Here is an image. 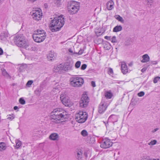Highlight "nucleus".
Listing matches in <instances>:
<instances>
[{"instance_id":"nucleus-4","label":"nucleus","mask_w":160,"mask_h":160,"mask_svg":"<svg viewBox=\"0 0 160 160\" xmlns=\"http://www.w3.org/2000/svg\"><path fill=\"white\" fill-rule=\"evenodd\" d=\"M79 8V4L78 2L71 1L68 3V9L69 12L71 14H73L77 13Z\"/></svg>"},{"instance_id":"nucleus-46","label":"nucleus","mask_w":160,"mask_h":160,"mask_svg":"<svg viewBox=\"0 0 160 160\" xmlns=\"http://www.w3.org/2000/svg\"><path fill=\"white\" fill-rule=\"evenodd\" d=\"M87 66L86 64H82L81 67V69L82 70H85L87 68Z\"/></svg>"},{"instance_id":"nucleus-27","label":"nucleus","mask_w":160,"mask_h":160,"mask_svg":"<svg viewBox=\"0 0 160 160\" xmlns=\"http://www.w3.org/2000/svg\"><path fill=\"white\" fill-rule=\"evenodd\" d=\"M42 90L41 88H37L34 92V94L38 96H39Z\"/></svg>"},{"instance_id":"nucleus-31","label":"nucleus","mask_w":160,"mask_h":160,"mask_svg":"<svg viewBox=\"0 0 160 160\" xmlns=\"http://www.w3.org/2000/svg\"><path fill=\"white\" fill-rule=\"evenodd\" d=\"M150 157L146 155H143L141 158V160H150Z\"/></svg>"},{"instance_id":"nucleus-51","label":"nucleus","mask_w":160,"mask_h":160,"mask_svg":"<svg viewBox=\"0 0 160 160\" xmlns=\"http://www.w3.org/2000/svg\"><path fill=\"white\" fill-rule=\"evenodd\" d=\"M111 38V37L110 36H105L104 37V38L108 40H110Z\"/></svg>"},{"instance_id":"nucleus-1","label":"nucleus","mask_w":160,"mask_h":160,"mask_svg":"<svg viewBox=\"0 0 160 160\" xmlns=\"http://www.w3.org/2000/svg\"><path fill=\"white\" fill-rule=\"evenodd\" d=\"M51 118L57 123L62 122L67 118V112L60 108H56L51 112Z\"/></svg>"},{"instance_id":"nucleus-33","label":"nucleus","mask_w":160,"mask_h":160,"mask_svg":"<svg viewBox=\"0 0 160 160\" xmlns=\"http://www.w3.org/2000/svg\"><path fill=\"white\" fill-rule=\"evenodd\" d=\"M154 1V0H146L148 5L150 6L152 5Z\"/></svg>"},{"instance_id":"nucleus-52","label":"nucleus","mask_w":160,"mask_h":160,"mask_svg":"<svg viewBox=\"0 0 160 160\" xmlns=\"http://www.w3.org/2000/svg\"><path fill=\"white\" fill-rule=\"evenodd\" d=\"M3 53V51L2 49L0 48V55H2Z\"/></svg>"},{"instance_id":"nucleus-54","label":"nucleus","mask_w":160,"mask_h":160,"mask_svg":"<svg viewBox=\"0 0 160 160\" xmlns=\"http://www.w3.org/2000/svg\"><path fill=\"white\" fill-rule=\"evenodd\" d=\"M13 108L14 110H16L18 108V107L17 106H14Z\"/></svg>"},{"instance_id":"nucleus-57","label":"nucleus","mask_w":160,"mask_h":160,"mask_svg":"<svg viewBox=\"0 0 160 160\" xmlns=\"http://www.w3.org/2000/svg\"><path fill=\"white\" fill-rule=\"evenodd\" d=\"M154 63H153V64H156L157 63V62H156V61H154Z\"/></svg>"},{"instance_id":"nucleus-43","label":"nucleus","mask_w":160,"mask_h":160,"mask_svg":"<svg viewBox=\"0 0 160 160\" xmlns=\"http://www.w3.org/2000/svg\"><path fill=\"white\" fill-rule=\"evenodd\" d=\"M68 51L69 52H70L71 54V55H74V54H77V52H73L71 48H69L68 49Z\"/></svg>"},{"instance_id":"nucleus-37","label":"nucleus","mask_w":160,"mask_h":160,"mask_svg":"<svg viewBox=\"0 0 160 160\" xmlns=\"http://www.w3.org/2000/svg\"><path fill=\"white\" fill-rule=\"evenodd\" d=\"M111 42L113 43H116L117 42V40L116 39V37L115 36L112 37L111 38Z\"/></svg>"},{"instance_id":"nucleus-40","label":"nucleus","mask_w":160,"mask_h":160,"mask_svg":"<svg viewBox=\"0 0 160 160\" xmlns=\"http://www.w3.org/2000/svg\"><path fill=\"white\" fill-rule=\"evenodd\" d=\"M160 77H157L155 78L153 80V82L156 83L158 82L160 80Z\"/></svg>"},{"instance_id":"nucleus-24","label":"nucleus","mask_w":160,"mask_h":160,"mask_svg":"<svg viewBox=\"0 0 160 160\" xmlns=\"http://www.w3.org/2000/svg\"><path fill=\"white\" fill-rule=\"evenodd\" d=\"M62 66L61 64L55 66L53 68V71L56 72L61 71V70H62Z\"/></svg>"},{"instance_id":"nucleus-45","label":"nucleus","mask_w":160,"mask_h":160,"mask_svg":"<svg viewBox=\"0 0 160 160\" xmlns=\"http://www.w3.org/2000/svg\"><path fill=\"white\" fill-rule=\"evenodd\" d=\"M144 92H143L142 91L138 93V96L140 97H141L144 96Z\"/></svg>"},{"instance_id":"nucleus-55","label":"nucleus","mask_w":160,"mask_h":160,"mask_svg":"<svg viewBox=\"0 0 160 160\" xmlns=\"http://www.w3.org/2000/svg\"><path fill=\"white\" fill-rule=\"evenodd\" d=\"M34 35H37V36H38L39 37H41L42 35L41 34H34Z\"/></svg>"},{"instance_id":"nucleus-8","label":"nucleus","mask_w":160,"mask_h":160,"mask_svg":"<svg viewBox=\"0 0 160 160\" xmlns=\"http://www.w3.org/2000/svg\"><path fill=\"white\" fill-rule=\"evenodd\" d=\"M109 104V102L107 100H102L98 107V111L99 113L100 114L103 113L106 110Z\"/></svg>"},{"instance_id":"nucleus-50","label":"nucleus","mask_w":160,"mask_h":160,"mask_svg":"<svg viewBox=\"0 0 160 160\" xmlns=\"http://www.w3.org/2000/svg\"><path fill=\"white\" fill-rule=\"evenodd\" d=\"M91 84L92 86L93 87H96V84H95V82L94 81H92L91 82Z\"/></svg>"},{"instance_id":"nucleus-58","label":"nucleus","mask_w":160,"mask_h":160,"mask_svg":"<svg viewBox=\"0 0 160 160\" xmlns=\"http://www.w3.org/2000/svg\"><path fill=\"white\" fill-rule=\"evenodd\" d=\"M110 45H109V47H108V49H109L110 48Z\"/></svg>"},{"instance_id":"nucleus-29","label":"nucleus","mask_w":160,"mask_h":160,"mask_svg":"<svg viewBox=\"0 0 160 160\" xmlns=\"http://www.w3.org/2000/svg\"><path fill=\"white\" fill-rule=\"evenodd\" d=\"M115 18L116 19L121 22L123 23L124 22V20L120 15H116L115 16Z\"/></svg>"},{"instance_id":"nucleus-25","label":"nucleus","mask_w":160,"mask_h":160,"mask_svg":"<svg viewBox=\"0 0 160 160\" xmlns=\"http://www.w3.org/2000/svg\"><path fill=\"white\" fill-rule=\"evenodd\" d=\"M8 37V34L7 32H3L1 35V38L2 40L5 41Z\"/></svg>"},{"instance_id":"nucleus-39","label":"nucleus","mask_w":160,"mask_h":160,"mask_svg":"<svg viewBox=\"0 0 160 160\" xmlns=\"http://www.w3.org/2000/svg\"><path fill=\"white\" fill-rule=\"evenodd\" d=\"M19 102L22 105H24L25 104V101L22 98H20L19 100Z\"/></svg>"},{"instance_id":"nucleus-49","label":"nucleus","mask_w":160,"mask_h":160,"mask_svg":"<svg viewBox=\"0 0 160 160\" xmlns=\"http://www.w3.org/2000/svg\"><path fill=\"white\" fill-rule=\"evenodd\" d=\"M83 50H82V49H80L79 51V52H77V54H78L79 55H81L82 54V53H83Z\"/></svg>"},{"instance_id":"nucleus-17","label":"nucleus","mask_w":160,"mask_h":160,"mask_svg":"<svg viewBox=\"0 0 160 160\" xmlns=\"http://www.w3.org/2000/svg\"><path fill=\"white\" fill-rule=\"evenodd\" d=\"M104 96L107 99H110L113 96V93L111 90L106 91L105 92Z\"/></svg>"},{"instance_id":"nucleus-12","label":"nucleus","mask_w":160,"mask_h":160,"mask_svg":"<svg viewBox=\"0 0 160 160\" xmlns=\"http://www.w3.org/2000/svg\"><path fill=\"white\" fill-rule=\"evenodd\" d=\"M25 38L24 36L22 34H18L15 36L13 39L14 42L18 45V42H20L22 40H24Z\"/></svg>"},{"instance_id":"nucleus-11","label":"nucleus","mask_w":160,"mask_h":160,"mask_svg":"<svg viewBox=\"0 0 160 160\" xmlns=\"http://www.w3.org/2000/svg\"><path fill=\"white\" fill-rule=\"evenodd\" d=\"M18 47H22L26 49H29V44L28 42L25 38L24 40H22L20 42H18V44L17 45Z\"/></svg>"},{"instance_id":"nucleus-38","label":"nucleus","mask_w":160,"mask_h":160,"mask_svg":"<svg viewBox=\"0 0 160 160\" xmlns=\"http://www.w3.org/2000/svg\"><path fill=\"white\" fill-rule=\"evenodd\" d=\"M81 62L80 61H77L75 64V67L76 68H78L81 65Z\"/></svg>"},{"instance_id":"nucleus-15","label":"nucleus","mask_w":160,"mask_h":160,"mask_svg":"<svg viewBox=\"0 0 160 160\" xmlns=\"http://www.w3.org/2000/svg\"><path fill=\"white\" fill-rule=\"evenodd\" d=\"M121 70L123 74H126L128 72V67L124 62H121Z\"/></svg>"},{"instance_id":"nucleus-14","label":"nucleus","mask_w":160,"mask_h":160,"mask_svg":"<svg viewBox=\"0 0 160 160\" xmlns=\"http://www.w3.org/2000/svg\"><path fill=\"white\" fill-rule=\"evenodd\" d=\"M56 55L54 52H50L47 55V58L49 61H52L55 59Z\"/></svg>"},{"instance_id":"nucleus-42","label":"nucleus","mask_w":160,"mask_h":160,"mask_svg":"<svg viewBox=\"0 0 160 160\" xmlns=\"http://www.w3.org/2000/svg\"><path fill=\"white\" fill-rule=\"evenodd\" d=\"M14 118V116L9 115L8 116L7 119L10 120H12Z\"/></svg>"},{"instance_id":"nucleus-59","label":"nucleus","mask_w":160,"mask_h":160,"mask_svg":"<svg viewBox=\"0 0 160 160\" xmlns=\"http://www.w3.org/2000/svg\"><path fill=\"white\" fill-rule=\"evenodd\" d=\"M158 130V128H156L155 129V131H157V130Z\"/></svg>"},{"instance_id":"nucleus-5","label":"nucleus","mask_w":160,"mask_h":160,"mask_svg":"<svg viewBox=\"0 0 160 160\" xmlns=\"http://www.w3.org/2000/svg\"><path fill=\"white\" fill-rule=\"evenodd\" d=\"M88 113L85 111H80L76 114L75 120L79 123H83L86 121L88 118Z\"/></svg>"},{"instance_id":"nucleus-30","label":"nucleus","mask_w":160,"mask_h":160,"mask_svg":"<svg viewBox=\"0 0 160 160\" xmlns=\"http://www.w3.org/2000/svg\"><path fill=\"white\" fill-rule=\"evenodd\" d=\"M82 152L81 151H78L77 152L76 156V158L78 160L80 159L82 156Z\"/></svg>"},{"instance_id":"nucleus-16","label":"nucleus","mask_w":160,"mask_h":160,"mask_svg":"<svg viewBox=\"0 0 160 160\" xmlns=\"http://www.w3.org/2000/svg\"><path fill=\"white\" fill-rule=\"evenodd\" d=\"M118 117L117 115H111L109 116L108 119V120L111 122L113 123L118 121Z\"/></svg>"},{"instance_id":"nucleus-41","label":"nucleus","mask_w":160,"mask_h":160,"mask_svg":"<svg viewBox=\"0 0 160 160\" xmlns=\"http://www.w3.org/2000/svg\"><path fill=\"white\" fill-rule=\"evenodd\" d=\"M2 74L4 76L8 77V76L9 75L6 72L5 70H3L2 72Z\"/></svg>"},{"instance_id":"nucleus-6","label":"nucleus","mask_w":160,"mask_h":160,"mask_svg":"<svg viewBox=\"0 0 160 160\" xmlns=\"http://www.w3.org/2000/svg\"><path fill=\"white\" fill-rule=\"evenodd\" d=\"M33 19L37 21L41 19L42 16V10L39 8H37L33 10L31 12Z\"/></svg>"},{"instance_id":"nucleus-48","label":"nucleus","mask_w":160,"mask_h":160,"mask_svg":"<svg viewBox=\"0 0 160 160\" xmlns=\"http://www.w3.org/2000/svg\"><path fill=\"white\" fill-rule=\"evenodd\" d=\"M29 48H30L29 50L30 49L31 50L35 51L37 49L36 48L35 46L31 47L30 46H29Z\"/></svg>"},{"instance_id":"nucleus-32","label":"nucleus","mask_w":160,"mask_h":160,"mask_svg":"<svg viewBox=\"0 0 160 160\" xmlns=\"http://www.w3.org/2000/svg\"><path fill=\"white\" fill-rule=\"evenodd\" d=\"M81 134L84 137L87 136L88 135V132L85 130H83L81 131Z\"/></svg>"},{"instance_id":"nucleus-26","label":"nucleus","mask_w":160,"mask_h":160,"mask_svg":"<svg viewBox=\"0 0 160 160\" xmlns=\"http://www.w3.org/2000/svg\"><path fill=\"white\" fill-rule=\"evenodd\" d=\"M122 29V27L121 25L117 26L113 29V32H117L121 31Z\"/></svg>"},{"instance_id":"nucleus-19","label":"nucleus","mask_w":160,"mask_h":160,"mask_svg":"<svg viewBox=\"0 0 160 160\" xmlns=\"http://www.w3.org/2000/svg\"><path fill=\"white\" fill-rule=\"evenodd\" d=\"M114 3L111 0L108 2L107 3V9L109 10H111L114 8Z\"/></svg>"},{"instance_id":"nucleus-28","label":"nucleus","mask_w":160,"mask_h":160,"mask_svg":"<svg viewBox=\"0 0 160 160\" xmlns=\"http://www.w3.org/2000/svg\"><path fill=\"white\" fill-rule=\"evenodd\" d=\"M15 143H16L15 148L16 149L19 148L21 146V142L18 140H16L15 141Z\"/></svg>"},{"instance_id":"nucleus-9","label":"nucleus","mask_w":160,"mask_h":160,"mask_svg":"<svg viewBox=\"0 0 160 160\" xmlns=\"http://www.w3.org/2000/svg\"><path fill=\"white\" fill-rule=\"evenodd\" d=\"M89 100L87 95H84L82 97L79 101L80 107L81 108H85L87 107L89 102Z\"/></svg>"},{"instance_id":"nucleus-22","label":"nucleus","mask_w":160,"mask_h":160,"mask_svg":"<svg viewBox=\"0 0 160 160\" xmlns=\"http://www.w3.org/2000/svg\"><path fill=\"white\" fill-rule=\"evenodd\" d=\"M7 146L5 143L1 142H0V152H2L5 150Z\"/></svg>"},{"instance_id":"nucleus-35","label":"nucleus","mask_w":160,"mask_h":160,"mask_svg":"<svg viewBox=\"0 0 160 160\" xmlns=\"http://www.w3.org/2000/svg\"><path fill=\"white\" fill-rule=\"evenodd\" d=\"M54 3L58 7L59 6L61 3V1L60 0H55Z\"/></svg>"},{"instance_id":"nucleus-36","label":"nucleus","mask_w":160,"mask_h":160,"mask_svg":"<svg viewBox=\"0 0 160 160\" xmlns=\"http://www.w3.org/2000/svg\"><path fill=\"white\" fill-rule=\"evenodd\" d=\"M157 142V141L156 140H153L152 141H151L149 142L148 143V145H155Z\"/></svg>"},{"instance_id":"nucleus-13","label":"nucleus","mask_w":160,"mask_h":160,"mask_svg":"<svg viewBox=\"0 0 160 160\" xmlns=\"http://www.w3.org/2000/svg\"><path fill=\"white\" fill-rule=\"evenodd\" d=\"M46 37L42 36L41 37L37 36V35H33V38L34 41L37 42H40L43 41Z\"/></svg>"},{"instance_id":"nucleus-20","label":"nucleus","mask_w":160,"mask_h":160,"mask_svg":"<svg viewBox=\"0 0 160 160\" xmlns=\"http://www.w3.org/2000/svg\"><path fill=\"white\" fill-rule=\"evenodd\" d=\"M34 34H41L42 36H44L45 37H46V33L44 31V30H43L41 29H38L36 30L35 31H34Z\"/></svg>"},{"instance_id":"nucleus-10","label":"nucleus","mask_w":160,"mask_h":160,"mask_svg":"<svg viewBox=\"0 0 160 160\" xmlns=\"http://www.w3.org/2000/svg\"><path fill=\"white\" fill-rule=\"evenodd\" d=\"M112 144V142L109 139L105 138L102 140L100 146L102 148H107L111 146Z\"/></svg>"},{"instance_id":"nucleus-56","label":"nucleus","mask_w":160,"mask_h":160,"mask_svg":"<svg viewBox=\"0 0 160 160\" xmlns=\"http://www.w3.org/2000/svg\"><path fill=\"white\" fill-rule=\"evenodd\" d=\"M150 160H159L158 159H150Z\"/></svg>"},{"instance_id":"nucleus-23","label":"nucleus","mask_w":160,"mask_h":160,"mask_svg":"<svg viewBox=\"0 0 160 160\" xmlns=\"http://www.w3.org/2000/svg\"><path fill=\"white\" fill-rule=\"evenodd\" d=\"M142 58L143 59L141 61L142 62H147L149 61L150 59L149 56L147 54L143 55Z\"/></svg>"},{"instance_id":"nucleus-34","label":"nucleus","mask_w":160,"mask_h":160,"mask_svg":"<svg viewBox=\"0 0 160 160\" xmlns=\"http://www.w3.org/2000/svg\"><path fill=\"white\" fill-rule=\"evenodd\" d=\"M33 82V80H29L26 83V86L28 87H30Z\"/></svg>"},{"instance_id":"nucleus-3","label":"nucleus","mask_w":160,"mask_h":160,"mask_svg":"<svg viewBox=\"0 0 160 160\" xmlns=\"http://www.w3.org/2000/svg\"><path fill=\"white\" fill-rule=\"evenodd\" d=\"M69 81L70 85L74 87H81L84 82V80L82 78L77 76L71 78Z\"/></svg>"},{"instance_id":"nucleus-53","label":"nucleus","mask_w":160,"mask_h":160,"mask_svg":"<svg viewBox=\"0 0 160 160\" xmlns=\"http://www.w3.org/2000/svg\"><path fill=\"white\" fill-rule=\"evenodd\" d=\"M146 69L145 68H143L142 70L141 71L142 72H144L146 70Z\"/></svg>"},{"instance_id":"nucleus-44","label":"nucleus","mask_w":160,"mask_h":160,"mask_svg":"<svg viewBox=\"0 0 160 160\" xmlns=\"http://www.w3.org/2000/svg\"><path fill=\"white\" fill-rule=\"evenodd\" d=\"M52 91L53 92H54L55 93V94L56 93L58 92L59 91V90L58 89V88H54L52 90Z\"/></svg>"},{"instance_id":"nucleus-7","label":"nucleus","mask_w":160,"mask_h":160,"mask_svg":"<svg viewBox=\"0 0 160 160\" xmlns=\"http://www.w3.org/2000/svg\"><path fill=\"white\" fill-rule=\"evenodd\" d=\"M60 98L62 103L66 106L71 107L73 104L72 102L66 96L65 93L60 95Z\"/></svg>"},{"instance_id":"nucleus-2","label":"nucleus","mask_w":160,"mask_h":160,"mask_svg":"<svg viewBox=\"0 0 160 160\" xmlns=\"http://www.w3.org/2000/svg\"><path fill=\"white\" fill-rule=\"evenodd\" d=\"M63 15L54 18L50 24V27L52 32H56L60 30L64 24Z\"/></svg>"},{"instance_id":"nucleus-47","label":"nucleus","mask_w":160,"mask_h":160,"mask_svg":"<svg viewBox=\"0 0 160 160\" xmlns=\"http://www.w3.org/2000/svg\"><path fill=\"white\" fill-rule=\"evenodd\" d=\"M108 73L109 74L113 73V71L112 69L111 68H109L108 69Z\"/></svg>"},{"instance_id":"nucleus-18","label":"nucleus","mask_w":160,"mask_h":160,"mask_svg":"<svg viewBox=\"0 0 160 160\" xmlns=\"http://www.w3.org/2000/svg\"><path fill=\"white\" fill-rule=\"evenodd\" d=\"M49 138L52 140H58L59 139V136L57 133H52L50 135Z\"/></svg>"},{"instance_id":"nucleus-21","label":"nucleus","mask_w":160,"mask_h":160,"mask_svg":"<svg viewBox=\"0 0 160 160\" xmlns=\"http://www.w3.org/2000/svg\"><path fill=\"white\" fill-rule=\"evenodd\" d=\"M62 70L66 71L71 69L72 67V65H69L66 64H64V65H62Z\"/></svg>"}]
</instances>
